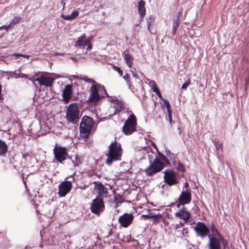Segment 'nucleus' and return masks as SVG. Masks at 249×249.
<instances>
[{
    "label": "nucleus",
    "mask_w": 249,
    "mask_h": 249,
    "mask_svg": "<svg viewBox=\"0 0 249 249\" xmlns=\"http://www.w3.org/2000/svg\"><path fill=\"white\" fill-rule=\"evenodd\" d=\"M70 58L73 61H76V58L74 57H71Z\"/></svg>",
    "instance_id": "nucleus-63"
},
{
    "label": "nucleus",
    "mask_w": 249,
    "mask_h": 249,
    "mask_svg": "<svg viewBox=\"0 0 249 249\" xmlns=\"http://www.w3.org/2000/svg\"><path fill=\"white\" fill-rule=\"evenodd\" d=\"M122 148L120 143L114 142L110 143L108 146V151L106 154L107 158L105 163L110 166L114 162L121 160Z\"/></svg>",
    "instance_id": "nucleus-1"
},
{
    "label": "nucleus",
    "mask_w": 249,
    "mask_h": 249,
    "mask_svg": "<svg viewBox=\"0 0 249 249\" xmlns=\"http://www.w3.org/2000/svg\"><path fill=\"white\" fill-rule=\"evenodd\" d=\"M37 81L41 86H45L46 87H51L54 81V79L50 77H46L41 76L38 77L35 80Z\"/></svg>",
    "instance_id": "nucleus-17"
},
{
    "label": "nucleus",
    "mask_w": 249,
    "mask_h": 249,
    "mask_svg": "<svg viewBox=\"0 0 249 249\" xmlns=\"http://www.w3.org/2000/svg\"><path fill=\"white\" fill-rule=\"evenodd\" d=\"M215 147L217 150V154L222 151V144L219 142H215Z\"/></svg>",
    "instance_id": "nucleus-34"
},
{
    "label": "nucleus",
    "mask_w": 249,
    "mask_h": 249,
    "mask_svg": "<svg viewBox=\"0 0 249 249\" xmlns=\"http://www.w3.org/2000/svg\"><path fill=\"white\" fill-rule=\"evenodd\" d=\"M220 244L221 243L224 249L228 248V243L227 240L222 236L221 235L218 237Z\"/></svg>",
    "instance_id": "nucleus-30"
},
{
    "label": "nucleus",
    "mask_w": 249,
    "mask_h": 249,
    "mask_svg": "<svg viewBox=\"0 0 249 249\" xmlns=\"http://www.w3.org/2000/svg\"><path fill=\"white\" fill-rule=\"evenodd\" d=\"M131 73H132V76H133L134 77H135V78H137V79H138V75H137V74L134 72V71H133V70H132V71H131Z\"/></svg>",
    "instance_id": "nucleus-49"
},
{
    "label": "nucleus",
    "mask_w": 249,
    "mask_h": 249,
    "mask_svg": "<svg viewBox=\"0 0 249 249\" xmlns=\"http://www.w3.org/2000/svg\"><path fill=\"white\" fill-rule=\"evenodd\" d=\"M123 77L124 79V80L126 82L127 85L130 86L131 87V82L129 74L127 73Z\"/></svg>",
    "instance_id": "nucleus-35"
},
{
    "label": "nucleus",
    "mask_w": 249,
    "mask_h": 249,
    "mask_svg": "<svg viewBox=\"0 0 249 249\" xmlns=\"http://www.w3.org/2000/svg\"><path fill=\"white\" fill-rule=\"evenodd\" d=\"M21 56L23 57H25V58H27L29 57V55H26V54L24 55V54H22V56Z\"/></svg>",
    "instance_id": "nucleus-59"
},
{
    "label": "nucleus",
    "mask_w": 249,
    "mask_h": 249,
    "mask_svg": "<svg viewBox=\"0 0 249 249\" xmlns=\"http://www.w3.org/2000/svg\"><path fill=\"white\" fill-rule=\"evenodd\" d=\"M184 224V223H183L180 221L179 224H176V228L178 229L179 227L183 226Z\"/></svg>",
    "instance_id": "nucleus-48"
},
{
    "label": "nucleus",
    "mask_w": 249,
    "mask_h": 249,
    "mask_svg": "<svg viewBox=\"0 0 249 249\" xmlns=\"http://www.w3.org/2000/svg\"><path fill=\"white\" fill-rule=\"evenodd\" d=\"M131 235H128L126 237H124L123 239V241L124 242H126L127 243L129 242L130 240Z\"/></svg>",
    "instance_id": "nucleus-45"
},
{
    "label": "nucleus",
    "mask_w": 249,
    "mask_h": 249,
    "mask_svg": "<svg viewBox=\"0 0 249 249\" xmlns=\"http://www.w3.org/2000/svg\"><path fill=\"white\" fill-rule=\"evenodd\" d=\"M153 145L154 146V148H156V149H157V151H158V149H157V147H156V144H155V143H153Z\"/></svg>",
    "instance_id": "nucleus-64"
},
{
    "label": "nucleus",
    "mask_w": 249,
    "mask_h": 249,
    "mask_svg": "<svg viewBox=\"0 0 249 249\" xmlns=\"http://www.w3.org/2000/svg\"><path fill=\"white\" fill-rule=\"evenodd\" d=\"M27 75L25 74H23V73L21 74V77L27 78Z\"/></svg>",
    "instance_id": "nucleus-61"
},
{
    "label": "nucleus",
    "mask_w": 249,
    "mask_h": 249,
    "mask_svg": "<svg viewBox=\"0 0 249 249\" xmlns=\"http://www.w3.org/2000/svg\"><path fill=\"white\" fill-rule=\"evenodd\" d=\"M108 95L104 86L101 85H92L90 88V95L87 102L92 103H96L101 98Z\"/></svg>",
    "instance_id": "nucleus-2"
},
{
    "label": "nucleus",
    "mask_w": 249,
    "mask_h": 249,
    "mask_svg": "<svg viewBox=\"0 0 249 249\" xmlns=\"http://www.w3.org/2000/svg\"><path fill=\"white\" fill-rule=\"evenodd\" d=\"M114 200L116 203H121V201H120L119 200H118V198L116 196L114 197Z\"/></svg>",
    "instance_id": "nucleus-55"
},
{
    "label": "nucleus",
    "mask_w": 249,
    "mask_h": 249,
    "mask_svg": "<svg viewBox=\"0 0 249 249\" xmlns=\"http://www.w3.org/2000/svg\"><path fill=\"white\" fill-rule=\"evenodd\" d=\"M185 231V233H188V231H187V230L185 229H184L182 231V234H184V231Z\"/></svg>",
    "instance_id": "nucleus-62"
},
{
    "label": "nucleus",
    "mask_w": 249,
    "mask_h": 249,
    "mask_svg": "<svg viewBox=\"0 0 249 249\" xmlns=\"http://www.w3.org/2000/svg\"><path fill=\"white\" fill-rule=\"evenodd\" d=\"M105 205L102 198L99 197H96L92 200L90 205V209L91 212L97 215L103 212L105 210Z\"/></svg>",
    "instance_id": "nucleus-9"
},
{
    "label": "nucleus",
    "mask_w": 249,
    "mask_h": 249,
    "mask_svg": "<svg viewBox=\"0 0 249 249\" xmlns=\"http://www.w3.org/2000/svg\"><path fill=\"white\" fill-rule=\"evenodd\" d=\"M80 117V111L77 105L75 103L70 104L66 111V118L68 122L77 125Z\"/></svg>",
    "instance_id": "nucleus-4"
},
{
    "label": "nucleus",
    "mask_w": 249,
    "mask_h": 249,
    "mask_svg": "<svg viewBox=\"0 0 249 249\" xmlns=\"http://www.w3.org/2000/svg\"><path fill=\"white\" fill-rule=\"evenodd\" d=\"M136 118L134 114H130L123 127V131L126 135L131 134L136 130Z\"/></svg>",
    "instance_id": "nucleus-6"
},
{
    "label": "nucleus",
    "mask_w": 249,
    "mask_h": 249,
    "mask_svg": "<svg viewBox=\"0 0 249 249\" xmlns=\"http://www.w3.org/2000/svg\"><path fill=\"white\" fill-rule=\"evenodd\" d=\"M175 215L176 216L185 221L188 220L190 218V213L189 212L185 211L184 207L176 213Z\"/></svg>",
    "instance_id": "nucleus-21"
},
{
    "label": "nucleus",
    "mask_w": 249,
    "mask_h": 249,
    "mask_svg": "<svg viewBox=\"0 0 249 249\" xmlns=\"http://www.w3.org/2000/svg\"><path fill=\"white\" fill-rule=\"evenodd\" d=\"M22 157L23 159H24L25 160H27L28 157L31 158L32 157V154L29 153H23L21 152Z\"/></svg>",
    "instance_id": "nucleus-42"
},
{
    "label": "nucleus",
    "mask_w": 249,
    "mask_h": 249,
    "mask_svg": "<svg viewBox=\"0 0 249 249\" xmlns=\"http://www.w3.org/2000/svg\"><path fill=\"white\" fill-rule=\"evenodd\" d=\"M21 19V17H15L12 20V21L11 22V23L9 24H10V25L11 24H16L18 23Z\"/></svg>",
    "instance_id": "nucleus-39"
},
{
    "label": "nucleus",
    "mask_w": 249,
    "mask_h": 249,
    "mask_svg": "<svg viewBox=\"0 0 249 249\" xmlns=\"http://www.w3.org/2000/svg\"><path fill=\"white\" fill-rule=\"evenodd\" d=\"M138 10L140 18L142 20L145 15V1L144 0H141L139 1Z\"/></svg>",
    "instance_id": "nucleus-23"
},
{
    "label": "nucleus",
    "mask_w": 249,
    "mask_h": 249,
    "mask_svg": "<svg viewBox=\"0 0 249 249\" xmlns=\"http://www.w3.org/2000/svg\"><path fill=\"white\" fill-rule=\"evenodd\" d=\"M148 156L150 164L145 169L144 172L147 176H152L161 171L164 167L165 165L163 161L157 157L152 161L151 159L152 158L153 155L148 154Z\"/></svg>",
    "instance_id": "nucleus-3"
},
{
    "label": "nucleus",
    "mask_w": 249,
    "mask_h": 249,
    "mask_svg": "<svg viewBox=\"0 0 249 249\" xmlns=\"http://www.w3.org/2000/svg\"><path fill=\"white\" fill-rule=\"evenodd\" d=\"M185 205V204H181V203L180 202V200L178 199V201L177 202V207L178 208H179L180 207V206L181 205Z\"/></svg>",
    "instance_id": "nucleus-50"
},
{
    "label": "nucleus",
    "mask_w": 249,
    "mask_h": 249,
    "mask_svg": "<svg viewBox=\"0 0 249 249\" xmlns=\"http://www.w3.org/2000/svg\"><path fill=\"white\" fill-rule=\"evenodd\" d=\"M182 19V13L180 12L176 13L173 18L172 35L175 36Z\"/></svg>",
    "instance_id": "nucleus-15"
},
{
    "label": "nucleus",
    "mask_w": 249,
    "mask_h": 249,
    "mask_svg": "<svg viewBox=\"0 0 249 249\" xmlns=\"http://www.w3.org/2000/svg\"><path fill=\"white\" fill-rule=\"evenodd\" d=\"M12 55L16 56V57H19V56H22V54L21 53H15Z\"/></svg>",
    "instance_id": "nucleus-53"
},
{
    "label": "nucleus",
    "mask_w": 249,
    "mask_h": 249,
    "mask_svg": "<svg viewBox=\"0 0 249 249\" xmlns=\"http://www.w3.org/2000/svg\"><path fill=\"white\" fill-rule=\"evenodd\" d=\"M91 49H92L91 45L89 42V44H88V47H87L86 50L87 51H90Z\"/></svg>",
    "instance_id": "nucleus-51"
},
{
    "label": "nucleus",
    "mask_w": 249,
    "mask_h": 249,
    "mask_svg": "<svg viewBox=\"0 0 249 249\" xmlns=\"http://www.w3.org/2000/svg\"><path fill=\"white\" fill-rule=\"evenodd\" d=\"M94 183H95L94 189L98 192V196L96 197L102 199L103 197H106L108 194L107 188L101 182H94Z\"/></svg>",
    "instance_id": "nucleus-13"
},
{
    "label": "nucleus",
    "mask_w": 249,
    "mask_h": 249,
    "mask_svg": "<svg viewBox=\"0 0 249 249\" xmlns=\"http://www.w3.org/2000/svg\"><path fill=\"white\" fill-rule=\"evenodd\" d=\"M190 83L191 80L190 78H188L185 82V83L182 85L181 89L185 90L188 87V86L190 84Z\"/></svg>",
    "instance_id": "nucleus-36"
},
{
    "label": "nucleus",
    "mask_w": 249,
    "mask_h": 249,
    "mask_svg": "<svg viewBox=\"0 0 249 249\" xmlns=\"http://www.w3.org/2000/svg\"><path fill=\"white\" fill-rule=\"evenodd\" d=\"M72 188L71 182L70 181H63L58 186L59 196L61 197H64L67 194H68Z\"/></svg>",
    "instance_id": "nucleus-12"
},
{
    "label": "nucleus",
    "mask_w": 249,
    "mask_h": 249,
    "mask_svg": "<svg viewBox=\"0 0 249 249\" xmlns=\"http://www.w3.org/2000/svg\"><path fill=\"white\" fill-rule=\"evenodd\" d=\"M208 238V247L209 249H221V244L219 238L214 237L212 235H209Z\"/></svg>",
    "instance_id": "nucleus-16"
},
{
    "label": "nucleus",
    "mask_w": 249,
    "mask_h": 249,
    "mask_svg": "<svg viewBox=\"0 0 249 249\" xmlns=\"http://www.w3.org/2000/svg\"><path fill=\"white\" fill-rule=\"evenodd\" d=\"M162 101L164 103V105L165 106L167 109V112L168 111H171V107H170V104L169 102V101L167 100H165V99H162Z\"/></svg>",
    "instance_id": "nucleus-38"
},
{
    "label": "nucleus",
    "mask_w": 249,
    "mask_h": 249,
    "mask_svg": "<svg viewBox=\"0 0 249 249\" xmlns=\"http://www.w3.org/2000/svg\"><path fill=\"white\" fill-rule=\"evenodd\" d=\"M67 160L66 163L68 164V165L69 166V168L70 169H73L74 167L72 166V165H71V161H69L68 157H67V160Z\"/></svg>",
    "instance_id": "nucleus-43"
},
{
    "label": "nucleus",
    "mask_w": 249,
    "mask_h": 249,
    "mask_svg": "<svg viewBox=\"0 0 249 249\" xmlns=\"http://www.w3.org/2000/svg\"><path fill=\"white\" fill-rule=\"evenodd\" d=\"M134 217L133 214L130 213H124L120 216L118 221L121 226L124 228H127L132 223Z\"/></svg>",
    "instance_id": "nucleus-11"
},
{
    "label": "nucleus",
    "mask_w": 249,
    "mask_h": 249,
    "mask_svg": "<svg viewBox=\"0 0 249 249\" xmlns=\"http://www.w3.org/2000/svg\"><path fill=\"white\" fill-rule=\"evenodd\" d=\"M72 94V86L69 84L67 85L63 90L62 96L64 100L66 102L69 101L71 98Z\"/></svg>",
    "instance_id": "nucleus-19"
},
{
    "label": "nucleus",
    "mask_w": 249,
    "mask_h": 249,
    "mask_svg": "<svg viewBox=\"0 0 249 249\" xmlns=\"http://www.w3.org/2000/svg\"><path fill=\"white\" fill-rule=\"evenodd\" d=\"M54 158L58 162L63 163L66 160L67 157H70L68 154L67 148L65 147H61L56 144L53 149Z\"/></svg>",
    "instance_id": "nucleus-7"
},
{
    "label": "nucleus",
    "mask_w": 249,
    "mask_h": 249,
    "mask_svg": "<svg viewBox=\"0 0 249 249\" xmlns=\"http://www.w3.org/2000/svg\"><path fill=\"white\" fill-rule=\"evenodd\" d=\"M1 86L0 85V99H1L2 98H1Z\"/></svg>",
    "instance_id": "nucleus-58"
},
{
    "label": "nucleus",
    "mask_w": 249,
    "mask_h": 249,
    "mask_svg": "<svg viewBox=\"0 0 249 249\" xmlns=\"http://www.w3.org/2000/svg\"><path fill=\"white\" fill-rule=\"evenodd\" d=\"M210 229V231H211L212 233V236L214 237H216V236H217L218 238L220 237V236L222 235L218 231V230L216 228L214 223H212L211 224L209 225L208 227Z\"/></svg>",
    "instance_id": "nucleus-27"
},
{
    "label": "nucleus",
    "mask_w": 249,
    "mask_h": 249,
    "mask_svg": "<svg viewBox=\"0 0 249 249\" xmlns=\"http://www.w3.org/2000/svg\"><path fill=\"white\" fill-rule=\"evenodd\" d=\"M149 85L151 88V89H152L153 91H154V89H155V88L158 89L157 85L154 81H153V80L150 81V82L149 83Z\"/></svg>",
    "instance_id": "nucleus-40"
},
{
    "label": "nucleus",
    "mask_w": 249,
    "mask_h": 249,
    "mask_svg": "<svg viewBox=\"0 0 249 249\" xmlns=\"http://www.w3.org/2000/svg\"><path fill=\"white\" fill-rule=\"evenodd\" d=\"M165 159L166 160H164L163 161H164L166 164L169 165L170 164V163L169 160H168V159L167 158H166Z\"/></svg>",
    "instance_id": "nucleus-54"
},
{
    "label": "nucleus",
    "mask_w": 249,
    "mask_h": 249,
    "mask_svg": "<svg viewBox=\"0 0 249 249\" xmlns=\"http://www.w3.org/2000/svg\"><path fill=\"white\" fill-rule=\"evenodd\" d=\"M123 56L127 66L132 67L133 61L134 60L133 56L128 53V51H125L123 53Z\"/></svg>",
    "instance_id": "nucleus-24"
},
{
    "label": "nucleus",
    "mask_w": 249,
    "mask_h": 249,
    "mask_svg": "<svg viewBox=\"0 0 249 249\" xmlns=\"http://www.w3.org/2000/svg\"><path fill=\"white\" fill-rule=\"evenodd\" d=\"M93 125V121L91 117L88 116H83L79 126L81 133L84 134V136H88Z\"/></svg>",
    "instance_id": "nucleus-5"
},
{
    "label": "nucleus",
    "mask_w": 249,
    "mask_h": 249,
    "mask_svg": "<svg viewBox=\"0 0 249 249\" xmlns=\"http://www.w3.org/2000/svg\"><path fill=\"white\" fill-rule=\"evenodd\" d=\"M113 69L114 71H117L118 72V73L120 76H123V71L121 69L120 67L114 65L113 66Z\"/></svg>",
    "instance_id": "nucleus-37"
},
{
    "label": "nucleus",
    "mask_w": 249,
    "mask_h": 249,
    "mask_svg": "<svg viewBox=\"0 0 249 249\" xmlns=\"http://www.w3.org/2000/svg\"><path fill=\"white\" fill-rule=\"evenodd\" d=\"M154 20V17L153 16H150L146 18V22L147 25L148 29L150 31V25Z\"/></svg>",
    "instance_id": "nucleus-33"
},
{
    "label": "nucleus",
    "mask_w": 249,
    "mask_h": 249,
    "mask_svg": "<svg viewBox=\"0 0 249 249\" xmlns=\"http://www.w3.org/2000/svg\"><path fill=\"white\" fill-rule=\"evenodd\" d=\"M184 187L186 188V190H190L188 182H186L185 183Z\"/></svg>",
    "instance_id": "nucleus-52"
},
{
    "label": "nucleus",
    "mask_w": 249,
    "mask_h": 249,
    "mask_svg": "<svg viewBox=\"0 0 249 249\" xmlns=\"http://www.w3.org/2000/svg\"><path fill=\"white\" fill-rule=\"evenodd\" d=\"M173 163L174 166L178 170V171L181 172L182 173L185 172V169L184 167V166L179 161L176 160Z\"/></svg>",
    "instance_id": "nucleus-29"
},
{
    "label": "nucleus",
    "mask_w": 249,
    "mask_h": 249,
    "mask_svg": "<svg viewBox=\"0 0 249 249\" xmlns=\"http://www.w3.org/2000/svg\"><path fill=\"white\" fill-rule=\"evenodd\" d=\"M64 53H54V55L55 56H57V55H63Z\"/></svg>",
    "instance_id": "nucleus-56"
},
{
    "label": "nucleus",
    "mask_w": 249,
    "mask_h": 249,
    "mask_svg": "<svg viewBox=\"0 0 249 249\" xmlns=\"http://www.w3.org/2000/svg\"><path fill=\"white\" fill-rule=\"evenodd\" d=\"M164 181L169 186L176 185L178 183L177 173L172 170H167L164 172Z\"/></svg>",
    "instance_id": "nucleus-10"
},
{
    "label": "nucleus",
    "mask_w": 249,
    "mask_h": 249,
    "mask_svg": "<svg viewBox=\"0 0 249 249\" xmlns=\"http://www.w3.org/2000/svg\"><path fill=\"white\" fill-rule=\"evenodd\" d=\"M89 42V40L86 38L85 34H83L78 38L74 45L76 47H81L83 48H85Z\"/></svg>",
    "instance_id": "nucleus-20"
},
{
    "label": "nucleus",
    "mask_w": 249,
    "mask_h": 249,
    "mask_svg": "<svg viewBox=\"0 0 249 249\" xmlns=\"http://www.w3.org/2000/svg\"><path fill=\"white\" fill-rule=\"evenodd\" d=\"M142 216L143 217L144 219L153 218V221L155 223L159 222L162 217L161 214L160 213L154 214L152 213H150L147 214H143Z\"/></svg>",
    "instance_id": "nucleus-22"
},
{
    "label": "nucleus",
    "mask_w": 249,
    "mask_h": 249,
    "mask_svg": "<svg viewBox=\"0 0 249 249\" xmlns=\"http://www.w3.org/2000/svg\"><path fill=\"white\" fill-rule=\"evenodd\" d=\"M78 15L79 12L78 11H75L70 15H62L61 18L65 20H71L75 18Z\"/></svg>",
    "instance_id": "nucleus-28"
},
{
    "label": "nucleus",
    "mask_w": 249,
    "mask_h": 249,
    "mask_svg": "<svg viewBox=\"0 0 249 249\" xmlns=\"http://www.w3.org/2000/svg\"><path fill=\"white\" fill-rule=\"evenodd\" d=\"M114 108L115 112L113 114H119L122 112L125 113L126 111H128V109L124 107L123 103L118 100L114 101Z\"/></svg>",
    "instance_id": "nucleus-18"
},
{
    "label": "nucleus",
    "mask_w": 249,
    "mask_h": 249,
    "mask_svg": "<svg viewBox=\"0 0 249 249\" xmlns=\"http://www.w3.org/2000/svg\"><path fill=\"white\" fill-rule=\"evenodd\" d=\"M154 89V92L157 95V96L159 97V98H160V100H162V99H164V98L162 97L159 89Z\"/></svg>",
    "instance_id": "nucleus-41"
},
{
    "label": "nucleus",
    "mask_w": 249,
    "mask_h": 249,
    "mask_svg": "<svg viewBox=\"0 0 249 249\" xmlns=\"http://www.w3.org/2000/svg\"><path fill=\"white\" fill-rule=\"evenodd\" d=\"M196 234L197 236H199L203 239L210 235V229L204 223L198 222L196 224V226L193 227Z\"/></svg>",
    "instance_id": "nucleus-8"
},
{
    "label": "nucleus",
    "mask_w": 249,
    "mask_h": 249,
    "mask_svg": "<svg viewBox=\"0 0 249 249\" xmlns=\"http://www.w3.org/2000/svg\"><path fill=\"white\" fill-rule=\"evenodd\" d=\"M10 24H9L7 26L3 25V26L0 27V30L2 29H5L6 30H7L10 28Z\"/></svg>",
    "instance_id": "nucleus-47"
},
{
    "label": "nucleus",
    "mask_w": 249,
    "mask_h": 249,
    "mask_svg": "<svg viewBox=\"0 0 249 249\" xmlns=\"http://www.w3.org/2000/svg\"><path fill=\"white\" fill-rule=\"evenodd\" d=\"M68 159L69 161H71L72 166L73 167L78 166L82 163L81 158L76 155L74 156V159H72V157H68Z\"/></svg>",
    "instance_id": "nucleus-25"
},
{
    "label": "nucleus",
    "mask_w": 249,
    "mask_h": 249,
    "mask_svg": "<svg viewBox=\"0 0 249 249\" xmlns=\"http://www.w3.org/2000/svg\"><path fill=\"white\" fill-rule=\"evenodd\" d=\"M8 151V145L5 142L0 139V156H4Z\"/></svg>",
    "instance_id": "nucleus-26"
},
{
    "label": "nucleus",
    "mask_w": 249,
    "mask_h": 249,
    "mask_svg": "<svg viewBox=\"0 0 249 249\" xmlns=\"http://www.w3.org/2000/svg\"><path fill=\"white\" fill-rule=\"evenodd\" d=\"M80 79L84 80L85 82L87 83H91L92 85H100V84L96 83L95 80L91 78H89L86 76H83L80 78Z\"/></svg>",
    "instance_id": "nucleus-32"
},
{
    "label": "nucleus",
    "mask_w": 249,
    "mask_h": 249,
    "mask_svg": "<svg viewBox=\"0 0 249 249\" xmlns=\"http://www.w3.org/2000/svg\"><path fill=\"white\" fill-rule=\"evenodd\" d=\"M158 155L160 159H161L162 160H166L165 158H166L163 154L160 152L159 151H158Z\"/></svg>",
    "instance_id": "nucleus-44"
},
{
    "label": "nucleus",
    "mask_w": 249,
    "mask_h": 249,
    "mask_svg": "<svg viewBox=\"0 0 249 249\" xmlns=\"http://www.w3.org/2000/svg\"><path fill=\"white\" fill-rule=\"evenodd\" d=\"M171 113H172V111H169L168 112V117L169 118V122H170V124H171L172 121Z\"/></svg>",
    "instance_id": "nucleus-46"
},
{
    "label": "nucleus",
    "mask_w": 249,
    "mask_h": 249,
    "mask_svg": "<svg viewBox=\"0 0 249 249\" xmlns=\"http://www.w3.org/2000/svg\"><path fill=\"white\" fill-rule=\"evenodd\" d=\"M112 234V230H110L109 232H108V235L107 236V237L108 238L109 236H111V235Z\"/></svg>",
    "instance_id": "nucleus-57"
},
{
    "label": "nucleus",
    "mask_w": 249,
    "mask_h": 249,
    "mask_svg": "<svg viewBox=\"0 0 249 249\" xmlns=\"http://www.w3.org/2000/svg\"><path fill=\"white\" fill-rule=\"evenodd\" d=\"M165 154L167 155L170 159L171 160L173 161V162L177 160V156L173 153H172L170 150L166 149L165 151Z\"/></svg>",
    "instance_id": "nucleus-31"
},
{
    "label": "nucleus",
    "mask_w": 249,
    "mask_h": 249,
    "mask_svg": "<svg viewBox=\"0 0 249 249\" xmlns=\"http://www.w3.org/2000/svg\"><path fill=\"white\" fill-rule=\"evenodd\" d=\"M128 87H129V89L133 91V89H134V87H133V86H132L131 84V87H130V86H128Z\"/></svg>",
    "instance_id": "nucleus-60"
},
{
    "label": "nucleus",
    "mask_w": 249,
    "mask_h": 249,
    "mask_svg": "<svg viewBox=\"0 0 249 249\" xmlns=\"http://www.w3.org/2000/svg\"><path fill=\"white\" fill-rule=\"evenodd\" d=\"M178 199L180 200L181 204H188L190 203L192 199L191 190H184L183 189Z\"/></svg>",
    "instance_id": "nucleus-14"
}]
</instances>
